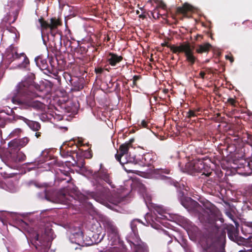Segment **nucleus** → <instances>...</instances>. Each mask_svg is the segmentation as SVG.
I'll use <instances>...</instances> for the list:
<instances>
[{
    "instance_id": "obj_1",
    "label": "nucleus",
    "mask_w": 252,
    "mask_h": 252,
    "mask_svg": "<svg viewBox=\"0 0 252 252\" xmlns=\"http://www.w3.org/2000/svg\"><path fill=\"white\" fill-rule=\"evenodd\" d=\"M32 79H29L27 80L22 81L19 83L16 87L15 92L13 93V95L10 99L14 104H17L21 105L24 109H30L33 108L37 109H42L44 107V105L40 101L34 100L33 98L27 97L24 99H20L19 96L28 94L32 97H37L38 95L33 93L32 94H29V89L32 85ZM9 99V98H8Z\"/></svg>"
},
{
    "instance_id": "obj_2",
    "label": "nucleus",
    "mask_w": 252,
    "mask_h": 252,
    "mask_svg": "<svg viewBox=\"0 0 252 252\" xmlns=\"http://www.w3.org/2000/svg\"><path fill=\"white\" fill-rule=\"evenodd\" d=\"M4 56L10 63L15 62L18 68H26L29 64V61L26 55L24 53H18L17 49L13 45L6 49Z\"/></svg>"
},
{
    "instance_id": "obj_3",
    "label": "nucleus",
    "mask_w": 252,
    "mask_h": 252,
    "mask_svg": "<svg viewBox=\"0 0 252 252\" xmlns=\"http://www.w3.org/2000/svg\"><path fill=\"white\" fill-rule=\"evenodd\" d=\"M210 170L202 160L196 159L187 163L183 171L191 175L196 173H201L202 175L209 176L211 173Z\"/></svg>"
},
{
    "instance_id": "obj_4",
    "label": "nucleus",
    "mask_w": 252,
    "mask_h": 252,
    "mask_svg": "<svg viewBox=\"0 0 252 252\" xmlns=\"http://www.w3.org/2000/svg\"><path fill=\"white\" fill-rule=\"evenodd\" d=\"M170 50L175 54L185 53L187 61L191 64L194 63L196 58L193 55L194 47L190 44L186 43L177 46L172 45L170 47Z\"/></svg>"
},
{
    "instance_id": "obj_5",
    "label": "nucleus",
    "mask_w": 252,
    "mask_h": 252,
    "mask_svg": "<svg viewBox=\"0 0 252 252\" xmlns=\"http://www.w3.org/2000/svg\"><path fill=\"white\" fill-rule=\"evenodd\" d=\"M103 224L108 234L110 245H117L119 242V236L116 227L111 221L107 219L103 221Z\"/></svg>"
},
{
    "instance_id": "obj_6",
    "label": "nucleus",
    "mask_w": 252,
    "mask_h": 252,
    "mask_svg": "<svg viewBox=\"0 0 252 252\" xmlns=\"http://www.w3.org/2000/svg\"><path fill=\"white\" fill-rule=\"evenodd\" d=\"M130 146V143H125L121 145L119 148L120 153L115 155L116 159L122 165L135 162V157L128 156V152Z\"/></svg>"
},
{
    "instance_id": "obj_7",
    "label": "nucleus",
    "mask_w": 252,
    "mask_h": 252,
    "mask_svg": "<svg viewBox=\"0 0 252 252\" xmlns=\"http://www.w3.org/2000/svg\"><path fill=\"white\" fill-rule=\"evenodd\" d=\"M32 241L34 243L35 247L37 249V246L45 245V243L53 239V232L51 229H48L44 234L39 236V234H33L32 236Z\"/></svg>"
},
{
    "instance_id": "obj_8",
    "label": "nucleus",
    "mask_w": 252,
    "mask_h": 252,
    "mask_svg": "<svg viewBox=\"0 0 252 252\" xmlns=\"http://www.w3.org/2000/svg\"><path fill=\"white\" fill-rule=\"evenodd\" d=\"M69 237L72 243H74L81 246L89 245V244L85 242L83 239V233L79 227L71 229Z\"/></svg>"
},
{
    "instance_id": "obj_9",
    "label": "nucleus",
    "mask_w": 252,
    "mask_h": 252,
    "mask_svg": "<svg viewBox=\"0 0 252 252\" xmlns=\"http://www.w3.org/2000/svg\"><path fill=\"white\" fill-rule=\"evenodd\" d=\"M30 138L28 137L16 139H14L10 141L8 144V148L11 151L20 150L21 148L26 146L30 141Z\"/></svg>"
},
{
    "instance_id": "obj_10",
    "label": "nucleus",
    "mask_w": 252,
    "mask_h": 252,
    "mask_svg": "<svg viewBox=\"0 0 252 252\" xmlns=\"http://www.w3.org/2000/svg\"><path fill=\"white\" fill-rule=\"evenodd\" d=\"M38 23L41 29L50 28L52 31L56 29L59 24V21L55 19H51L50 23H48L43 21L42 18H40L38 20Z\"/></svg>"
},
{
    "instance_id": "obj_11",
    "label": "nucleus",
    "mask_w": 252,
    "mask_h": 252,
    "mask_svg": "<svg viewBox=\"0 0 252 252\" xmlns=\"http://www.w3.org/2000/svg\"><path fill=\"white\" fill-rule=\"evenodd\" d=\"M10 151L9 156L8 158L9 161L18 162L23 161L26 159V155L22 152H18L16 154H12V151Z\"/></svg>"
},
{
    "instance_id": "obj_12",
    "label": "nucleus",
    "mask_w": 252,
    "mask_h": 252,
    "mask_svg": "<svg viewBox=\"0 0 252 252\" xmlns=\"http://www.w3.org/2000/svg\"><path fill=\"white\" fill-rule=\"evenodd\" d=\"M17 119L23 121L33 131H38L40 128V125L38 122L31 121L21 116H17Z\"/></svg>"
},
{
    "instance_id": "obj_13",
    "label": "nucleus",
    "mask_w": 252,
    "mask_h": 252,
    "mask_svg": "<svg viewBox=\"0 0 252 252\" xmlns=\"http://www.w3.org/2000/svg\"><path fill=\"white\" fill-rule=\"evenodd\" d=\"M122 60L121 56H118L114 54L110 53L107 56V61L110 64L115 66L116 64L121 62Z\"/></svg>"
},
{
    "instance_id": "obj_14",
    "label": "nucleus",
    "mask_w": 252,
    "mask_h": 252,
    "mask_svg": "<svg viewBox=\"0 0 252 252\" xmlns=\"http://www.w3.org/2000/svg\"><path fill=\"white\" fill-rule=\"evenodd\" d=\"M139 191L142 193L143 198L146 204L150 203L151 201V196L146 192L145 186L142 183L138 184Z\"/></svg>"
},
{
    "instance_id": "obj_15",
    "label": "nucleus",
    "mask_w": 252,
    "mask_h": 252,
    "mask_svg": "<svg viewBox=\"0 0 252 252\" xmlns=\"http://www.w3.org/2000/svg\"><path fill=\"white\" fill-rule=\"evenodd\" d=\"M133 249L135 252H148L147 246L143 242H137V244H133Z\"/></svg>"
},
{
    "instance_id": "obj_16",
    "label": "nucleus",
    "mask_w": 252,
    "mask_h": 252,
    "mask_svg": "<svg viewBox=\"0 0 252 252\" xmlns=\"http://www.w3.org/2000/svg\"><path fill=\"white\" fill-rule=\"evenodd\" d=\"M198 217L201 221H209L213 217L212 212L211 210L207 209L204 211L203 214H200Z\"/></svg>"
},
{
    "instance_id": "obj_17",
    "label": "nucleus",
    "mask_w": 252,
    "mask_h": 252,
    "mask_svg": "<svg viewBox=\"0 0 252 252\" xmlns=\"http://www.w3.org/2000/svg\"><path fill=\"white\" fill-rule=\"evenodd\" d=\"M36 65L41 69L46 68V62L45 60L42 59L40 57H37L34 60Z\"/></svg>"
},
{
    "instance_id": "obj_18",
    "label": "nucleus",
    "mask_w": 252,
    "mask_h": 252,
    "mask_svg": "<svg viewBox=\"0 0 252 252\" xmlns=\"http://www.w3.org/2000/svg\"><path fill=\"white\" fill-rule=\"evenodd\" d=\"M211 45L209 43H205L203 45H200L196 49V52L198 53H202L203 52H207Z\"/></svg>"
},
{
    "instance_id": "obj_19",
    "label": "nucleus",
    "mask_w": 252,
    "mask_h": 252,
    "mask_svg": "<svg viewBox=\"0 0 252 252\" xmlns=\"http://www.w3.org/2000/svg\"><path fill=\"white\" fill-rule=\"evenodd\" d=\"M193 8L191 5L185 3L183 7L178 8V11L182 13H185L188 11H192Z\"/></svg>"
},
{
    "instance_id": "obj_20",
    "label": "nucleus",
    "mask_w": 252,
    "mask_h": 252,
    "mask_svg": "<svg viewBox=\"0 0 252 252\" xmlns=\"http://www.w3.org/2000/svg\"><path fill=\"white\" fill-rule=\"evenodd\" d=\"M55 202L58 203L63 204H69V202L67 200L65 196L64 195H61L56 199Z\"/></svg>"
},
{
    "instance_id": "obj_21",
    "label": "nucleus",
    "mask_w": 252,
    "mask_h": 252,
    "mask_svg": "<svg viewBox=\"0 0 252 252\" xmlns=\"http://www.w3.org/2000/svg\"><path fill=\"white\" fill-rule=\"evenodd\" d=\"M188 201L189 202L190 205L193 206L195 209L197 211L200 210L201 207L198 204V203L195 201L192 200L190 198H187Z\"/></svg>"
},
{
    "instance_id": "obj_22",
    "label": "nucleus",
    "mask_w": 252,
    "mask_h": 252,
    "mask_svg": "<svg viewBox=\"0 0 252 252\" xmlns=\"http://www.w3.org/2000/svg\"><path fill=\"white\" fill-rule=\"evenodd\" d=\"M22 132V130L21 128H17L14 129L10 134L11 137L18 136L20 135Z\"/></svg>"
},
{
    "instance_id": "obj_23",
    "label": "nucleus",
    "mask_w": 252,
    "mask_h": 252,
    "mask_svg": "<svg viewBox=\"0 0 252 252\" xmlns=\"http://www.w3.org/2000/svg\"><path fill=\"white\" fill-rule=\"evenodd\" d=\"M90 196L94 198L96 201L100 202V203H103V201L102 200V199L98 196H97L96 195L92 193L90 194Z\"/></svg>"
},
{
    "instance_id": "obj_24",
    "label": "nucleus",
    "mask_w": 252,
    "mask_h": 252,
    "mask_svg": "<svg viewBox=\"0 0 252 252\" xmlns=\"http://www.w3.org/2000/svg\"><path fill=\"white\" fill-rule=\"evenodd\" d=\"M103 179L108 184H109L110 186H111L112 187H113L112 185V182L111 181L110 179L109 178V177L108 174H104L103 176Z\"/></svg>"
},
{
    "instance_id": "obj_25",
    "label": "nucleus",
    "mask_w": 252,
    "mask_h": 252,
    "mask_svg": "<svg viewBox=\"0 0 252 252\" xmlns=\"http://www.w3.org/2000/svg\"><path fill=\"white\" fill-rule=\"evenodd\" d=\"M140 223V221L138 220H133L131 222V227L133 231L135 232V227L136 226L137 223Z\"/></svg>"
},
{
    "instance_id": "obj_26",
    "label": "nucleus",
    "mask_w": 252,
    "mask_h": 252,
    "mask_svg": "<svg viewBox=\"0 0 252 252\" xmlns=\"http://www.w3.org/2000/svg\"><path fill=\"white\" fill-rule=\"evenodd\" d=\"M157 212L160 214V215H161L163 217H165L166 218H167V216H165V215H162V214H163V210L159 207H158L157 209Z\"/></svg>"
},
{
    "instance_id": "obj_27",
    "label": "nucleus",
    "mask_w": 252,
    "mask_h": 252,
    "mask_svg": "<svg viewBox=\"0 0 252 252\" xmlns=\"http://www.w3.org/2000/svg\"><path fill=\"white\" fill-rule=\"evenodd\" d=\"M4 125V119L0 114V126H3Z\"/></svg>"
},
{
    "instance_id": "obj_28",
    "label": "nucleus",
    "mask_w": 252,
    "mask_h": 252,
    "mask_svg": "<svg viewBox=\"0 0 252 252\" xmlns=\"http://www.w3.org/2000/svg\"><path fill=\"white\" fill-rule=\"evenodd\" d=\"M194 116H195V114L193 111H190L189 112V113H188V117H194Z\"/></svg>"
},
{
    "instance_id": "obj_29",
    "label": "nucleus",
    "mask_w": 252,
    "mask_h": 252,
    "mask_svg": "<svg viewBox=\"0 0 252 252\" xmlns=\"http://www.w3.org/2000/svg\"><path fill=\"white\" fill-rule=\"evenodd\" d=\"M141 125L143 127H146V126H147V123H146V121H145L144 120L142 121V122H141Z\"/></svg>"
},
{
    "instance_id": "obj_30",
    "label": "nucleus",
    "mask_w": 252,
    "mask_h": 252,
    "mask_svg": "<svg viewBox=\"0 0 252 252\" xmlns=\"http://www.w3.org/2000/svg\"><path fill=\"white\" fill-rule=\"evenodd\" d=\"M8 190L10 192H14L16 190V189L14 186H12V188H9Z\"/></svg>"
},
{
    "instance_id": "obj_31",
    "label": "nucleus",
    "mask_w": 252,
    "mask_h": 252,
    "mask_svg": "<svg viewBox=\"0 0 252 252\" xmlns=\"http://www.w3.org/2000/svg\"><path fill=\"white\" fill-rule=\"evenodd\" d=\"M225 58L226 59L229 60L231 63H232L233 62V58L232 57H229L228 55L225 56Z\"/></svg>"
},
{
    "instance_id": "obj_32",
    "label": "nucleus",
    "mask_w": 252,
    "mask_h": 252,
    "mask_svg": "<svg viewBox=\"0 0 252 252\" xmlns=\"http://www.w3.org/2000/svg\"><path fill=\"white\" fill-rule=\"evenodd\" d=\"M199 75L202 78H204V75H205V73L204 72H200V73H199Z\"/></svg>"
},
{
    "instance_id": "obj_33",
    "label": "nucleus",
    "mask_w": 252,
    "mask_h": 252,
    "mask_svg": "<svg viewBox=\"0 0 252 252\" xmlns=\"http://www.w3.org/2000/svg\"><path fill=\"white\" fill-rule=\"evenodd\" d=\"M124 169L127 172H132L131 170H129L126 168V167L125 166H123Z\"/></svg>"
},
{
    "instance_id": "obj_34",
    "label": "nucleus",
    "mask_w": 252,
    "mask_h": 252,
    "mask_svg": "<svg viewBox=\"0 0 252 252\" xmlns=\"http://www.w3.org/2000/svg\"><path fill=\"white\" fill-rule=\"evenodd\" d=\"M228 101L230 103H231V104H234V102H235V100L234 99H233V98H230V99H228Z\"/></svg>"
},
{
    "instance_id": "obj_35",
    "label": "nucleus",
    "mask_w": 252,
    "mask_h": 252,
    "mask_svg": "<svg viewBox=\"0 0 252 252\" xmlns=\"http://www.w3.org/2000/svg\"><path fill=\"white\" fill-rule=\"evenodd\" d=\"M35 136L37 137V138H38L40 136V133L39 132H36L35 134Z\"/></svg>"
},
{
    "instance_id": "obj_36",
    "label": "nucleus",
    "mask_w": 252,
    "mask_h": 252,
    "mask_svg": "<svg viewBox=\"0 0 252 252\" xmlns=\"http://www.w3.org/2000/svg\"><path fill=\"white\" fill-rule=\"evenodd\" d=\"M160 7H161L162 8H164L165 7V4L163 3V2H161L160 4V5H159Z\"/></svg>"
},
{
    "instance_id": "obj_37",
    "label": "nucleus",
    "mask_w": 252,
    "mask_h": 252,
    "mask_svg": "<svg viewBox=\"0 0 252 252\" xmlns=\"http://www.w3.org/2000/svg\"><path fill=\"white\" fill-rule=\"evenodd\" d=\"M226 215H227L228 217H230V216H231V215L230 214V213H228V212H226Z\"/></svg>"
},
{
    "instance_id": "obj_38",
    "label": "nucleus",
    "mask_w": 252,
    "mask_h": 252,
    "mask_svg": "<svg viewBox=\"0 0 252 252\" xmlns=\"http://www.w3.org/2000/svg\"><path fill=\"white\" fill-rule=\"evenodd\" d=\"M105 235V234L104 233V234H103L102 235L101 238L100 239V241L103 239V238L104 237V235Z\"/></svg>"
},
{
    "instance_id": "obj_39",
    "label": "nucleus",
    "mask_w": 252,
    "mask_h": 252,
    "mask_svg": "<svg viewBox=\"0 0 252 252\" xmlns=\"http://www.w3.org/2000/svg\"><path fill=\"white\" fill-rule=\"evenodd\" d=\"M182 205H183L185 207H186V208H188V207L186 205L184 204L183 203H182Z\"/></svg>"
},
{
    "instance_id": "obj_40",
    "label": "nucleus",
    "mask_w": 252,
    "mask_h": 252,
    "mask_svg": "<svg viewBox=\"0 0 252 252\" xmlns=\"http://www.w3.org/2000/svg\"><path fill=\"white\" fill-rule=\"evenodd\" d=\"M107 207H110V208H111V207H110V206H109V205L107 206Z\"/></svg>"
}]
</instances>
